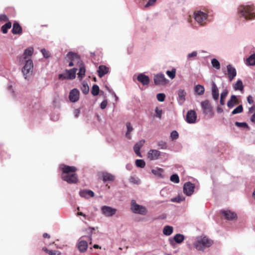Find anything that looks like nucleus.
Returning a JSON list of instances; mask_svg holds the SVG:
<instances>
[{"label": "nucleus", "instance_id": "nucleus-58", "mask_svg": "<svg viewBox=\"0 0 255 255\" xmlns=\"http://www.w3.org/2000/svg\"><path fill=\"white\" fill-rule=\"evenodd\" d=\"M247 101H248V103L250 104H252L254 102L252 97L250 95L248 97Z\"/></svg>", "mask_w": 255, "mask_h": 255}, {"label": "nucleus", "instance_id": "nucleus-40", "mask_svg": "<svg viewBox=\"0 0 255 255\" xmlns=\"http://www.w3.org/2000/svg\"><path fill=\"white\" fill-rule=\"evenodd\" d=\"M135 164L137 167L143 168L145 166V163L142 159H136Z\"/></svg>", "mask_w": 255, "mask_h": 255}, {"label": "nucleus", "instance_id": "nucleus-25", "mask_svg": "<svg viewBox=\"0 0 255 255\" xmlns=\"http://www.w3.org/2000/svg\"><path fill=\"white\" fill-rule=\"evenodd\" d=\"M103 181L104 182L107 181H113L115 180V176L111 173L103 172L102 174Z\"/></svg>", "mask_w": 255, "mask_h": 255}, {"label": "nucleus", "instance_id": "nucleus-54", "mask_svg": "<svg viewBox=\"0 0 255 255\" xmlns=\"http://www.w3.org/2000/svg\"><path fill=\"white\" fill-rule=\"evenodd\" d=\"M48 254L50 255H60V252L55 250H50Z\"/></svg>", "mask_w": 255, "mask_h": 255}, {"label": "nucleus", "instance_id": "nucleus-55", "mask_svg": "<svg viewBox=\"0 0 255 255\" xmlns=\"http://www.w3.org/2000/svg\"><path fill=\"white\" fill-rule=\"evenodd\" d=\"M8 20L7 16L5 14L0 15V20L7 21Z\"/></svg>", "mask_w": 255, "mask_h": 255}, {"label": "nucleus", "instance_id": "nucleus-38", "mask_svg": "<svg viewBox=\"0 0 255 255\" xmlns=\"http://www.w3.org/2000/svg\"><path fill=\"white\" fill-rule=\"evenodd\" d=\"M81 90L84 94H87L89 91V88L88 84L87 83H83L81 87Z\"/></svg>", "mask_w": 255, "mask_h": 255}, {"label": "nucleus", "instance_id": "nucleus-59", "mask_svg": "<svg viewBox=\"0 0 255 255\" xmlns=\"http://www.w3.org/2000/svg\"><path fill=\"white\" fill-rule=\"evenodd\" d=\"M170 136L172 140L175 139V130H173L171 132Z\"/></svg>", "mask_w": 255, "mask_h": 255}, {"label": "nucleus", "instance_id": "nucleus-46", "mask_svg": "<svg viewBox=\"0 0 255 255\" xmlns=\"http://www.w3.org/2000/svg\"><path fill=\"white\" fill-rule=\"evenodd\" d=\"M197 55V52L196 51H193L192 52L188 54L187 58L188 60H191L192 58H195Z\"/></svg>", "mask_w": 255, "mask_h": 255}, {"label": "nucleus", "instance_id": "nucleus-32", "mask_svg": "<svg viewBox=\"0 0 255 255\" xmlns=\"http://www.w3.org/2000/svg\"><path fill=\"white\" fill-rule=\"evenodd\" d=\"M126 126L127 128V131L126 133V136L128 139H130L131 138L130 132L132 131L133 128L130 123H127Z\"/></svg>", "mask_w": 255, "mask_h": 255}, {"label": "nucleus", "instance_id": "nucleus-9", "mask_svg": "<svg viewBox=\"0 0 255 255\" xmlns=\"http://www.w3.org/2000/svg\"><path fill=\"white\" fill-rule=\"evenodd\" d=\"M154 82L156 85H165L169 81L165 78L163 74H158L154 76Z\"/></svg>", "mask_w": 255, "mask_h": 255}, {"label": "nucleus", "instance_id": "nucleus-20", "mask_svg": "<svg viewBox=\"0 0 255 255\" xmlns=\"http://www.w3.org/2000/svg\"><path fill=\"white\" fill-rule=\"evenodd\" d=\"M11 31L13 34H20L22 31V27L17 22L15 21L13 24Z\"/></svg>", "mask_w": 255, "mask_h": 255}, {"label": "nucleus", "instance_id": "nucleus-23", "mask_svg": "<svg viewBox=\"0 0 255 255\" xmlns=\"http://www.w3.org/2000/svg\"><path fill=\"white\" fill-rule=\"evenodd\" d=\"M109 69L107 66L105 65H100L99 67L98 70V76L101 78L103 77L105 74L109 72Z\"/></svg>", "mask_w": 255, "mask_h": 255}, {"label": "nucleus", "instance_id": "nucleus-47", "mask_svg": "<svg viewBox=\"0 0 255 255\" xmlns=\"http://www.w3.org/2000/svg\"><path fill=\"white\" fill-rule=\"evenodd\" d=\"M43 56L46 58H49L50 56V54L49 51H47L45 49L43 48L41 50Z\"/></svg>", "mask_w": 255, "mask_h": 255}, {"label": "nucleus", "instance_id": "nucleus-5", "mask_svg": "<svg viewBox=\"0 0 255 255\" xmlns=\"http://www.w3.org/2000/svg\"><path fill=\"white\" fill-rule=\"evenodd\" d=\"M212 241L204 237L198 239L194 244L195 248L199 251H203L206 248H208L212 245Z\"/></svg>", "mask_w": 255, "mask_h": 255}, {"label": "nucleus", "instance_id": "nucleus-30", "mask_svg": "<svg viewBox=\"0 0 255 255\" xmlns=\"http://www.w3.org/2000/svg\"><path fill=\"white\" fill-rule=\"evenodd\" d=\"M233 88L235 90L243 91L244 89V85L241 80H238L237 82L233 85Z\"/></svg>", "mask_w": 255, "mask_h": 255}, {"label": "nucleus", "instance_id": "nucleus-31", "mask_svg": "<svg viewBox=\"0 0 255 255\" xmlns=\"http://www.w3.org/2000/svg\"><path fill=\"white\" fill-rule=\"evenodd\" d=\"M195 93L199 95H202L205 92V88L203 86L198 84L195 87Z\"/></svg>", "mask_w": 255, "mask_h": 255}, {"label": "nucleus", "instance_id": "nucleus-29", "mask_svg": "<svg viewBox=\"0 0 255 255\" xmlns=\"http://www.w3.org/2000/svg\"><path fill=\"white\" fill-rule=\"evenodd\" d=\"M33 48L32 47H29L26 48L23 53V59H26L28 57L31 56L33 53Z\"/></svg>", "mask_w": 255, "mask_h": 255}, {"label": "nucleus", "instance_id": "nucleus-50", "mask_svg": "<svg viewBox=\"0 0 255 255\" xmlns=\"http://www.w3.org/2000/svg\"><path fill=\"white\" fill-rule=\"evenodd\" d=\"M134 151L135 153V154L138 155L139 157H141V153L140 152V148L137 146H136L135 145H134L133 147Z\"/></svg>", "mask_w": 255, "mask_h": 255}, {"label": "nucleus", "instance_id": "nucleus-8", "mask_svg": "<svg viewBox=\"0 0 255 255\" xmlns=\"http://www.w3.org/2000/svg\"><path fill=\"white\" fill-rule=\"evenodd\" d=\"M33 64L31 59H28L22 69V72L24 75L28 76L32 72Z\"/></svg>", "mask_w": 255, "mask_h": 255}, {"label": "nucleus", "instance_id": "nucleus-56", "mask_svg": "<svg viewBox=\"0 0 255 255\" xmlns=\"http://www.w3.org/2000/svg\"><path fill=\"white\" fill-rule=\"evenodd\" d=\"M68 77H67V73H63V74H60L58 76V78L59 79H68Z\"/></svg>", "mask_w": 255, "mask_h": 255}, {"label": "nucleus", "instance_id": "nucleus-60", "mask_svg": "<svg viewBox=\"0 0 255 255\" xmlns=\"http://www.w3.org/2000/svg\"><path fill=\"white\" fill-rule=\"evenodd\" d=\"M70 60L71 61L69 63V67H72V66H74L75 64L77 65V61H72L71 60Z\"/></svg>", "mask_w": 255, "mask_h": 255}, {"label": "nucleus", "instance_id": "nucleus-28", "mask_svg": "<svg viewBox=\"0 0 255 255\" xmlns=\"http://www.w3.org/2000/svg\"><path fill=\"white\" fill-rule=\"evenodd\" d=\"M246 64L248 66L255 65V53L252 54L247 59Z\"/></svg>", "mask_w": 255, "mask_h": 255}, {"label": "nucleus", "instance_id": "nucleus-18", "mask_svg": "<svg viewBox=\"0 0 255 255\" xmlns=\"http://www.w3.org/2000/svg\"><path fill=\"white\" fill-rule=\"evenodd\" d=\"M178 102L180 105H182L185 101V96L186 92L184 90L180 89L178 91Z\"/></svg>", "mask_w": 255, "mask_h": 255}, {"label": "nucleus", "instance_id": "nucleus-57", "mask_svg": "<svg viewBox=\"0 0 255 255\" xmlns=\"http://www.w3.org/2000/svg\"><path fill=\"white\" fill-rule=\"evenodd\" d=\"M185 199V197L183 196H180L179 195L176 197V202H180Z\"/></svg>", "mask_w": 255, "mask_h": 255}, {"label": "nucleus", "instance_id": "nucleus-14", "mask_svg": "<svg viewBox=\"0 0 255 255\" xmlns=\"http://www.w3.org/2000/svg\"><path fill=\"white\" fill-rule=\"evenodd\" d=\"M161 155V152L156 149H150L147 154V158L150 160L158 159Z\"/></svg>", "mask_w": 255, "mask_h": 255}, {"label": "nucleus", "instance_id": "nucleus-19", "mask_svg": "<svg viewBox=\"0 0 255 255\" xmlns=\"http://www.w3.org/2000/svg\"><path fill=\"white\" fill-rule=\"evenodd\" d=\"M212 96L214 100H217L219 96L218 88L214 82L212 83Z\"/></svg>", "mask_w": 255, "mask_h": 255}, {"label": "nucleus", "instance_id": "nucleus-45", "mask_svg": "<svg viewBox=\"0 0 255 255\" xmlns=\"http://www.w3.org/2000/svg\"><path fill=\"white\" fill-rule=\"evenodd\" d=\"M156 98L159 102H163L165 98V95L163 93H159L156 95Z\"/></svg>", "mask_w": 255, "mask_h": 255}, {"label": "nucleus", "instance_id": "nucleus-6", "mask_svg": "<svg viewBox=\"0 0 255 255\" xmlns=\"http://www.w3.org/2000/svg\"><path fill=\"white\" fill-rule=\"evenodd\" d=\"M131 210L133 213L142 215H145L147 212L144 206L137 204L134 200L131 202Z\"/></svg>", "mask_w": 255, "mask_h": 255}, {"label": "nucleus", "instance_id": "nucleus-61", "mask_svg": "<svg viewBox=\"0 0 255 255\" xmlns=\"http://www.w3.org/2000/svg\"><path fill=\"white\" fill-rule=\"evenodd\" d=\"M170 242L171 244H172L173 246L174 245V244L175 243V236L173 237L171 239H170Z\"/></svg>", "mask_w": 255, "mask_h": 255}, {"label": "nucleus", "instance_id": "nucleus-41", "mask_svg": "<svg viewBox=\"0 0 255 255\" xmlns=\"http://www.w3.org/2000/svg\"><path fill=\"white\" fill-rule=\"evenodd\" d=\"M236 126L239 128H249V127L248 124L245 122L240 123L239 122H236L235 123Z\"/></svg>", "mask_w": 255, "mask_h": 255}, {"label": "nucleus", "instance_id": "nucleus-48", "mask_svg": "<svg viewBox=\"0 0 255 255\" xmlns=\"http://www.w3.org/2000/svg\"><path fill=\"white\" fill-rule=\"evenodd\" d=\"M129 181L134 184H138L140 183V180L134 177H130L129 178Z\"/></svg>", "mask_w": 255, "mask_h": 255}, {"label": "nucleus", "instance_id": "nucleus-49", "mask_svg": "<svg viewBox=\"0 0 255 255\" xmlns=\"http://www.w3.org/2000/svg\"><path fill=\"white\" fill-rule=\"evenodd\" d=\"M156 116L159 119H161L162 112L161 110L159 109L157 107L155 109Z\"/></svg>", "mask_w": 255, "mask_h": 255}, {"label": "nucleus", "instance_id": "nucleus-1", "mask_svg": "<svg viewBox=\"0 0 255 255\" xmlns=\"http://www.w3.org/2000/svg\"><path fill=\"white\" fill-rule=\"evenodd\" d=\"M62 173L61 178L69 184L76 183L78 180L77 174L75 173L77 168L75 166L66 165L61 166Z\"/></svg>", "mask_w": 255, "mask_h": 255}, {"label": "nucleus", "instance_id": "nucleus-44", "mask_svg": "<svg viewBox=\"0 0 255 255\" xmlns=\"http://www.w3.org/2000/svg\"><path fill=\"white\" fill-rule=\"evenodd\" d=\"M166 74L171 79H173L175 76V69L173 68L171 71H167Z\"/></svg>", "mask_w": 255, "mask_h": 255}, {"label": "nucleus", "instance_id": "nucleus-63", "mask_svg": "<svg viewBox=\"0 0 255 255\" xmlns=\"http://www.w3.org/2000/svg\"><path fill=\"white\" fill-rule=\"evenodd\" d=\"M80 111L78 109H76L74 111L75 116L77 118L79 115Z\"/></svg>", "mask_w": 255, "mask_h": 255}, {"label": "nucleus", "instance_id": "nucleus-2", "mask_svg": "<svg viewBox=\"0 0 255 255\" xmlns=\"http://www.w3.org/2000/svg\"><path fill=\"white\" fill-rule=\"evenodd\" d=\"M238 12L239 16L245 20H252L255 18V8L253 6L241 5L238 7Z\"/></svg>", "mask_w": 255, "mask_h": 255}, {"label": "nucleus", "instance_id": "nucleus-64", "mask_svg": "<svg viewBox=\"0 0 255 255\" xmlns=\"http://www.w3.org/2000/svg\"><path fill=\"white\" fill-rule=\"evenodd\" d=\"M217 111L218 113H223V110L221 107L218 106L217 108Z\"/></svg>", "mask_w": 255, "mask_h": 255}, {"label": "nucleus", "instance_id": "nucleus-13", "mask_svg": "<svg viewBox=\"0 0 255 255\" xmlns=\"http://www.w3.org/2000/svg\"><path fill=\"white\" fill-rule=\"evenodd\" d=\"M102 213L107 217H111L114 215L117 209L107 206H104L101 208Z\"/></svg>", "mask_w": 255, "mask_h": 255}, {"label": "nucleus", "instance_id": "nucleus-36", "mask_svg": "<svg viewBox=\"0 0 255 255\" xmlns=\"http://www.w3.org/2000/svg\"><path fill=\"white\" fill-rule=\"evenodd\" d=\"M99 87L97 85H94L92 87L91 93L92 94L95 96H97L99 93Z\"/></svg>", "mask_w": 255, "mask_h": 255}, {"label": "nucleus", "instance_id": "nucleus-62", "mask_svg": "<svg viewBox=\"0 0 255 255\" xmlns=\"http://www.w3.org/2000/svg\"><path fill=\"white\" fill-rule=\"evenodd\" d=\"M251 121L255 124V113L252 116Z\"/></svg>", "mask_w": 255, "mask_h": 255}, {"label": "nucleus", "instance_id": "nucleus-26", "mask_svg": "<svg viewBox=\"0 0 255 255\" xmlns=\"http://www.w3.org/2000/svg\"><path fill=\"white\" fill-rule=\"evenodd\" d=\"M151 172L159 178H163L164 170L161 168H156L151 170Z\"/></svg>", "mask_w": 255, "mask_h": 255}, {"label": "nucleus", "instance_id": "nucleus-12", "mask_svg": "<svg viewBox=\"0 0 255 255\" xmlns=\"http://www.w3.org/2000/svg\"><path fill=\"white\" fill-rule=\"evenodd\" d=\"M195 185L190 182H186L183 186V192L187 196L191 195L194 190Z\"/></svg>", "mask_w": 255, "mask_h": 255}, {"label": "nucleus", "instance_id": "nucleus-24", "mask_svg": "<svg viewBox=\"0 0 255 255\" xmlns=\"http://www.w3.org/2000/svg\"><path fill=\"white\" fill-rule=\"evenodd\" d=\"M79 195L82 197H85L87 198L88 196L89 197H94V193L90 190H81L79 192Z\"/></svg>", "mask_w": 255, "mask_h": 255}, {"label": "nucleus", "instance_id": "nucleus-35", "mask_svg": "<svg viewBox=\"0 0 255 255\" xmlns=\"http://www.w3.org/2000/svg\"><path fill=\"white\" fill-rule=\"evenodd\" d=\"M11 27V23L10 21L6 22L1 26V31L3 33H6L7 30Z\"/></svg>", "mask_w": 255, "mask_h": 255}, {"label": "nucleus", "instance_id": "nucleus-51", "mask_svg": "<svg viewBox=\"0 0 255 255\" xmlns=\"http://www.w3.org/2000/svg\"><path fill=\"white\" fill-rule=\"evenodd\" d=\"M157 0H148L147 3L145 5V7H148L153 5Z\"/></svg>", "mask_w": 255, "mask_h": 255}, {"label": "nucleus", "instance_id": "nucleus-22", "mask_svg": "<svg viewBox=\"0 0 255 255\" xmlns=\"http://www.w3.org/2000/svg\"><path fill=\"white\" fill-rule=\"evenodd\" d=\"M222 212L226 219L228 220H232L237 218L236 214L234 212H231V211H223Z\"/></svg>", "mask_w": 255, "mask_h": 255}, {"label": "nucleus", "instance_id": "nucleus-11", "mask_svg": "<svg viewBox=\"0 0 255 255\" xmlns=\"http://www.w3.org/2000/svg\"><path fill=\"white\" fill-rule=\"evenodd\" d=\"M197 119V114L194 110H191L188 111L186 116V121L189 124H194Z\"/></svg>", "mask_w": 255, "mask_h": 255}, {"label": "nucleus", "instance_id": "nucleus-52", "mask_svg": "<svg viewBox=\"0 0 255 255\" xmlns=\"http://www.w3.org/2000/svg\"><path fill=\"white\" fill-rule=\"evenodd\" d=\"M145 143V140L144 139H141L135 144L136 146L139 147L141 148V147L143 146L144 143Z\"/></svg>", "mask_w": 255, "mask_h": 255}, {"label": "nucleus", "instance_id": "nucleus-43", "mask_svg": "<svg viewBox=\"0 0 255 255\" xmlns=\"http://www.w3.org/2000/svg\"><path fill=\"white\" fill-rule=\"evenodd\" d=\"M157 145L160 149H165L167 148V144L165 141H159L157 143Z\"/></svg>", "mask_w": 255, "mask_h": 255}, {"label": "nucleus", "instance_id": "nucleus-7", "mask_svg": "<svg viewBox=\"0 0 255 255\" xmlns=\"http://www.w3.org/2000/svg\"><path fill=\"white\" fill-rule=\"evenodd\" d=\"M194 19L201 25H204L206 23L205 20L207 19L208 17V14L202 11L199 10L194 13Z\"/></svg>", "mask_w": 255, "mask_h": 255}, {"label": "nucleus", "instance_id": "nucleus-16", "mask_svg": "<svg viewBox=\"0 0 255 255\" xmlns=\"http://www.w3.org/2000/svg\"><path fill=\"white\" fill-rule=\"evenodd\" d=\"M79 91L77 89H73L69 93V100L73 103L78 101L79 99Z\"/></svg>", "mask_w": 255, "mask_h": 255}, {"label": "nucleus", "instance_id": "nucleus-27", "mask_svg": "<svg viewBox=\"0 0 255 255\" xmlns=\"http://www.w3.org/2000/svg\"><path fill=\"white\" fill-rule=\"evenodd\" d=\"M77 69L74 68L69 70H66V73L68 77V79H73L76 77V73Z\"/></svg>", "mask_w": 255, "mask_h": 255}, {"label": "nucleus", "instance_id": "nucleus-4", "mask_svg": "<svg viewBox=\"0 0 255 255\" xmlns=\"http://www.w3.org/2000/svg\"><path fill=\"white\" fill-rule=\"evenodd\" d=\"M201 106L206 119H210L214 117V114L213 111V108L209 100H206L202 101L201 103Z\"/></svg>", "mask_w": 255, "mask_h": 255}, {"label": "nucleus", "instance_id": "nucleus-37", "mask_svg": "<svg viewBox=\"0 0 255 255\" xmlns=\"http://www.w3.org/2000/svg\"><path fill=\"white\" fill-rule=\"evenodd\" d=\"M243 111V107L242 105L238 106L232 112V115H236L237 114L241 113Z\"/></svg>", "mask_w": 255, "mask_h": 255}, {"label": "nucleus", "instance_id": "nucleus-39", "mask_svg": "<svg viewBox=\"0 0 255 255\" xmlns=\"http://www.w3.org/2000/svg\"><path fill=\"white\" fill-rule=\"evenodd\" d=\"M211 64L213 67H215L216 69L219 70L220 68V62L217 59L213 58L212 59Z\"/></svg>", "mask_w": 255, "mask_h": 255}, {"label": "nucleus", "instance_id": "nucleus-53", "mask_svg": "<svg viewBox=\"0 0 255 255\" xmlns=\"http://www.w3.org/2000/svg\"><path fill=\"white\" fill-rule=\"evenodd\" d=\"M108 104V101L107 100H104L101 104L100 107L102 109H105Z\"/></svg>", "mask_w": 255, "mask_h": 255}, {"label": "nucleus", "instance_id": "nucleus-3", "mask_svg": "<svg viewBox=\"0 0 255 255\" xmlns=\"http://www.w3.org/2000/svg\"><path fill=\"white\" fill-rule=\"evenodd\" d=\"M67 57L69 60L77 61V66L79 68L78 73V77L80 79L83 78L85 74V67L83 63L81 61L79 55L77 53L72 52H69L67 54Z\"/></svg>", "mask_w": 255, "mask_h": 255}, {"label": "nucleus", "instance_id": "nucleus-10", "mask_svg": "<svg viewBox=\"0 0 255 255\" xmlns=\"http://www.w3.org/2000/svg\"><path fill=\"white\" fill-rule=\"evenodd\" d=\"M84 237L80 238L77 244V248L80 253H85L88 249L87 241L84 239Z\"/></svg>", "mask_w": 255, "mask_h": 255}, {"label": "nucleus", "instance_id": "nucleus-21", "mask_svg": "<svg viewBox=\"0 0 255 255\" xmlns=\"http://www.w3.org/2000/svg\"><path fill=\"white\" fill-rule=\"evenodd\" d=\"M238 103V100L237 97L236 95H233L227 102V106L229 109H232L235 106V105Z\"/></svg>", "mask_w": 255, "mask_h": 255}, {"label": "nucleus", "instance_id": "nucleus-33", "mask_svg": "<svg viewBox=\"0 0 255 255\" xmlns=\"http://www.w3.org/2000/svg\"><path fill=\"white\" fill-rule=\"evenodd\" d=\"M228 91L227 90H225L222 92L220 96V103L221 105H225V99L228 95Z\"/></svg>", "mask_w": 255, "mask_h": 255}, {"label": "nucleus", "instance_id": "nucleus-42", "mask_svg": "<svg viewBox=\"0 0 255 255\" xmlns=\"http://www.w3.org/2000/svg\"><path fill=\"white\" fill-rule=\"evenodd\" d=\"M184 236L180 234H176V244H180L183 242Z\"/></svg>", "mask_w": 255, "mask_h": 255}, {"label": "nucleus", "instance_id": "nucleus-17", "mask_svg": "<svg viewBox=\"0 0 255 255\" xmlns=\"http://www.w3.org/2000/svg\"><path fill=\"white\" fill-rule=\"evenodd\" d=\"M137 79L143 85H148L150 82L149 77L143 73L139 74L137 76Z\"/></svg>", "mask_w": 255, "mask_h": 255}, {"label": "nucleus", "instance_id": "nucleus-15", "mask_svg": "<svg viewBox=\"0 0 255 255\" xmlns=\"http://www.w3.org/2000/svg\"><path fill=\"white\" fill-rule=\"evenodd\" d=\"M227 75L230 81H232L237 75V71L232 65L229 64L227 66Z\"/></svg>", "mask_w": 255, "mask_h": 255}, {"label": "nucleus", "instance_id": "nucleus-34", "mask_svg": "<svg viewBox=\"0 0 255 255\" xmlns=\"http://www.w3.org/2000/svg\"><path fill=\"white\" fill-rule=\"evenodd\" d=\"M173 232V228L171 226H166L164 227L163 233L166 236L170 235Z\"/></svg>", "mask_w": 255, "mask_h": 255}]
</instances>
